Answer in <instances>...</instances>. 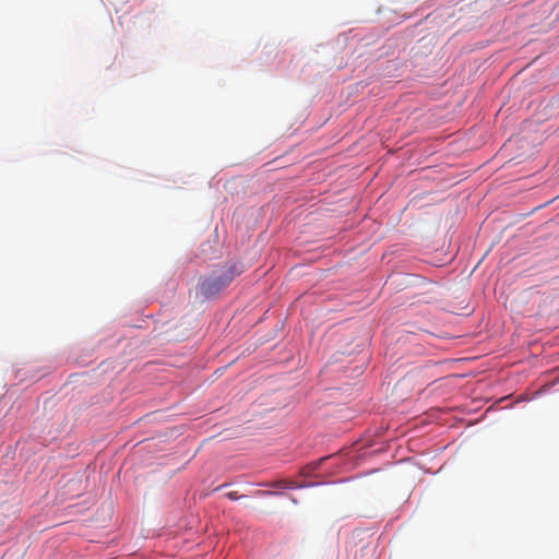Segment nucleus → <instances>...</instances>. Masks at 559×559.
Here are the masks:
<instances>
[{
    "mask_svg": "<svg viewBox=\"0 0 559 559\" xmlns=\"http://www.w3.org/2000/svg\"><path fill=\"white\" fill-rule=\"evenodd\" d=\"M226 497L230 500H238L241 498V496H239L237 491H230L226 495Z\"/></svg>",
    "mask_w": 559,
    "mask_h": 559,
    "instance_id": "obj_2",
    "label": "nucleus"
},
{
    "mask_svg": "<svg viewBox=\"0 0 559 559\" xmlns=\"http://www.w3.org/2000/svg\"><path fill=\"white\" fill-rule=\"evenodd\" d=\"M259 493H261V495H272L273 492H270V491H260Z\"/></svg>",
    "mask_w": 559,
    "mask_h": 559,
    "instance_id": "obj_3",
    "label": "nucleus"
},
{
    "mask_svg": "<svg viewBox=\"0 0 559 559\" xmlns=\"http://www.w3.org/2000/svg\"><path fill=\"white\" fill-rule=\"evenodd\" d=\"M241 273L242 267L238 264H226L213 271L210 275L201 277L199 280L198 289L205 299L215 297Z\"/></svg>",
    "mask_w": 559,
    "mask_h": 559,
    "instance_id": "obj_1",
    "label": "nucleus"
}]
</instances>
